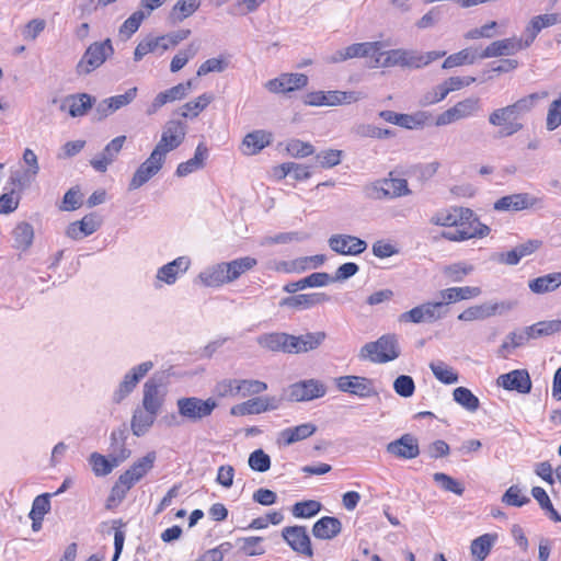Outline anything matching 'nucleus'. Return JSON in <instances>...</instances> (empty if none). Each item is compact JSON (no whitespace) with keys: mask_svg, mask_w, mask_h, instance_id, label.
<instances>
[{"mask_svg":"<svg viewBox=\"0 0 561 561\" xmlns=\"http://www.w3.org/2000/svg\"><path fill=\"white\" fill-rule=\"evenodd\" d=\"M208 156V148L205 144L197 145L194 157L178 165L175 174L180 178L186 176L194 171L201 170L205 165V160Z\"/></svg>","mask_w":561,"mask_h":561,"instance_id":"nucleus-30","label":"nucleus"},{"mask_svg":"<svg viewBox=\"0 0 561 561\" xmlns=\"http://www.w3.org/2000/svg\"><path fill=\"white\" fill-rule=\"evenodd\" d=\"M198 53V45L191 43L185 49H181L171 60V72L180 71Z\"/></svg>","mask_w":561,"mask_h":561,"instance_id":"nucleus-55","label":"nucleus"},{"mask_svg":"<svg viewBox=\"0 0 561 561\" xmlns=\"http://www.w3.org/2000/svg\"><path fill=\"white\" fill-rule=\"evenodd\" d=\"M286 151L294 158H306L314 153V147L300 139H290L286 144Z\"/></svg>","mask_w":561,"mask_h":561,"instance_id":"nucleus-61","label":"nucleus"},{"mask_svg":"<svg viewBox=\"0 0 561 561\" xmlns=\"http://www.w3.org/2000/svg\"><path fill=\"white\" fill-rule=\"evenodd\" d=\"M331 283V275L325 272H316L297 282L287 283L283 290L295 294L308 287H323Z\"/></svg>","mask_w":561,"mask_h":561,"instance_id":"nucleus-26","label":"nucleus"},{"mask_svg":"<svg viewBox=\"0 0 561 561\" xmlns=\"http://www.w3.org/2000/svg\"><path fill=\"white\" fill-rule=\"evenodd\" d=\"M400 356V347L396 334H383L375 342L366 343L359 352L362 359L373 363H388Z\"/></svg>","mask_w":561,"mask_h":561,"instance_id":"nucleus-1","label":"nucleus"},{"mask_svg":"<svg viewBox=\"0 0 561 561\" xmlns=\"http://www.w3.org/2000/svg\"><path fill=\"white\" fill-rule=\"evenodd\" d=\"M453 396L454 400L468 411L474 412L479 409V399L468 388L458 387L454 390Z\"/></svg>","mask_w":561,"mask_h":561,"instance_id":"nucleus-51","label":"nucleus"},{"mask_svg":"<svg viewBox=\"0 0 561 561\" xmlns=\"http://www.w3.org/2000/svg\"><path fill=\"white\" fill-rule=\"evenodd\" d=\"M308 77L304 73H283L278 78L268 80L265 88L272 93H286L306 87Z\"/></svg>","mask_w":561,"mask_h":561,"instance_id":"nucleus-17","label":"nucleus"},{"mask_svg":"<svg viewBox=\"0 0 561 561\" xmlns=\"http://www.w3.org/2000/svg\"><path fill=\"white\" fill-rule=\"evenodd\" d=\"M481 294L480 287H450L447 289H443L438 293L440 299L446 302V306L451 302H457L460 300H467L470 298L478 297Z\"/></svg>","mask_w":561,"mask_h":561,"instance_id":"nucleus-32","label":"nucleus"},{"mask_svg":"<svg viewBox=\"0 0 561 561\" xmlns=\"http://www.w3.org/2000/svg\"><path fill=\"white\" fill-rule=\"evenodd\" d=\"M263 412V405L261 401V397H255L249 399L242 403L236 404L230 409L231 415H251V414H261Z\"/></svg>","mask_w":561,"mask_h":561,"instance_id":"nucleus-52","label":"nucleus"},{"mask_svg":"<svg viewBox=\"0 0 561 561\" xmlns=\"http://www.w3.org/2000/svg\"><path fill=\"white\" fill-rule=\"evenodd\" d=\"M198 278L203 285L207 287H219L231 283L229 273L227 272L226 262L215 264L201 272Z\"/></svg>","mask_w":561,"mask_h":561,"instance_id":"nucleus-27","label":"nucleus"},{"mask_svg":"<svg viewBox=\"0 0 561 561\" xmlns=\"http://www.w3.org/2000/svg\"><path fill=\"white\" fill-rule=\"evenodd\" d=\"M182 90L183 89L179 88L176 84L165 91L158 93L157 96L151 102V104L148 106L147 114L152 115L157 113L158 110L167 103L184 99Z\"/></svg>","mask_w":561,"mask_h":561,"instance_id":"nucleus-40","label":"nucleus"},{"mask_svg":"<svg viewBox=\"0 0 561 561\" xmlns=\"http://www.w3.org/2000/svg\"><path fill=\"white\" fill-rule=\"evenodd\" d=\"M322 505L320 502L314 500H307L302 502H297L293 506V515L297 518H310L314 515H317Z\"/></svg>","mask_w":561,"mask_h":561,"instance_id":"nucleus-57","label":"nucleus"},{"mask_svg":"<svg viewBox=\"0 0 561 561\" xmlns=\"http://www.w3.org/2000/svg\"><path fill=\"white\" fill-rule=\"evenodd\" d=\"M282 537L295 552L309 558L313 556L310 537L305 526H287L283 528Z\"/></svg>","mask_w":561,"mask_h":561,"instance_id":"nucleus-11","label":"nucleus"},{"mask_svg":"<svg viewBox=\"0 0 561 561\" xmlns=\"http://www.w3.org/2000/svg\"><path fill=\"white\" fill-rule=\"evenodd\" d=\"M336 388L359 398H370L377 394L374 381L363 376H341L334 379Z\"/></svg>","mask_w":561,"mask_h":561,"instance_id":"nucleus-7","label":"nucleus"},{"mask_svg":"<svg viewBox=\"0 0 561 561\" xmlns=\"http://www.w3.org/2000/svg\"><path fill=\"white\" fill-rule=\"evenodd\" d=\"M479 58L476 54L471 51V49L466 48L456 54L448 56L444 62V69H450L454 67L462 66V65H472L476 59Z\"/></svg>","mask_w":561,"mask_h":561,"instance_id":"nucleus-54","label":"nucleus"},{"mask_svg":"<svg viewBox=\"0 0 561 561\" xmlns=\"http://www.w3.org/2000/svg\"><path fill=\"white\" fill-rule=\"evenodd\" d=\"M497 539L496 534H484L474 540H472L470 546V551L472 556L476 558V561H484L489 556L493 545Z\"/></svg>","mask_w":561,"mask_h":561,"instance_id":"nucleus-35","label":"nucleus"},{"mask_svg":"<svg viewBox=\"0 0 561 561\" xmlns=\"http://www.w3.org/2000/svg\"><path fill=\"white\" fill-rule=\"evenodd\" d=\"M405 56H408V50L404 49H391L386 53H381L379 50L375 58V61L377 64H380L382 67H404Z\"/></svg>","mask_w":561,"mask_h":561,"instance_id":"nucleus-47","label":"nucleus"},{"mask_svg":"<svg viewBox=\"0 0 561 561\" xmlns=\"http://www.w3.org/2000/svg\"><path fill=\"white\" fill-rule=\"evenodd\" d=\"M531 495L538 502L541 510H543L549 518L553 522H561V515L554 510L547 492L540 486H534L531 489Z\"/></svg>","mask_w":561,"mask_h":561,"instance_id":"nucleus-48","label":"nucleus"},{"mask_svg":"<svg viewBox=\"0 0 561 561\" xmlns=\"http://www.w3.org/2000/svg\"><path fill=\"white\" fill-rule=\"evenodd\" d=\"M381 45L379 42H365V43H356L347 46L346 56L348 59L357 58V57H371L376 58L378 51L380 50Z\"/></svg>","mask_w":561,"mask_h":561,"instance_id":"nucleus-44","label":"nucleus"},{"mask_svg":"<svg viewBox=\"0 0 561 561\" xmlns=\"http://www.w3.org/2000/svg\"><path fill=\"white\" fill-rule=\"evenodd\" d=\"M327 386L319 379H305L289 385L286 400L289 402H307L327 394Z\"/></svg>","mask_w":561,"mask_h":561,"instance_id":"nucleus-5","label":"nucleus"},{"mask_svg":"<svg viewBox=\"0 0 561 561\" xmlns=\"http://www.w3.org/2000/svg\"><path fill=\"white\" fill-rule=\"evenodd\" d=\"M328 244L330 249L340 255H359L367 249L366 241L351 234H332Z\"/></svg>","mask_w":561,"mask_h":561,"instance_id":"nucleus-12","label":"nucleus"},{"mask_svg":"<svg viewBox=\"0 0 561 561\" xmlns=\"http://www.w3.org/2000/svg\"><path fill=\"white\" fill-rule=\"evenodd\" d=\"M158 413L136 410L131 419V431L136 436L145 435L152 426Z\"/></svg>","mask_w":561,"mask_h":561,"instance_id":"nucleus-42","label":"nucleus"},{"mask_svg":"<svg viewBox=\"0 0 561 561\" xmlns=\"http://www.w3.org/2000/svg\"><path fill=\"white\" fill-rule=\"evenodd\" d=\"M513 301L493 302L486 301L481 305L468 307L458 314V320L471 322L477 320H485L496 314H503L515 307Z\"/></svg>","mask_w":561,"mask_h":561,"instance_id":"nucleus-6","label":"nucleus"},{"mask_svg":"<svg viewBox=\"0 0 561 561\" xmlns=\"http://www.w3.org/2000/svg\"><path fill=\"white\" fill-rule=\"evenodd\" d=\"M164 160L165 159L160 157L157 151H152L135 171L129 182L128 190L134 191L146 184L162 169Z\"/></svg>","mask_w":561,"mask_h":561,"instance_id":"nucleus-9","label":"nucleus"},{"mask_svg":"<svg viewBox=\"0 0 561 561\" xmlns=\"http://www.w3.org/2000/svg\"><path fill=\"white\" fill-rule=\"evenodd\" d=\"M89 461L92 466L93 472L98 477H104L110 474L112 470L116 467L111 457L110 459H107L99 453H92L90 455Z\"/></svg>","mask_w":561,"mask_h":561,"instance_id":"nucleus-56","label":"nucleus"},{"mask_svg":"<svg viewBox=\"0 0 561 561\" xmlns=\"http://www.w3.org/2000/svg\"><path fill=\"white\" fill-rule=\"evenodd\" d=\"M287 341V333L273 332L264 333L256 337V343L271 352H283Z\"/></svg>","mask_w":561,"mask_h":561,"instance_id":"nucleus-41","label":"nucleus"},{"mask_svg":"<svg viewBox=\"0 0 561 561\" xmlns=\"http://www.w3.org/2000/svg\"><path fill=\"white\" fill-rule=\"evenodd\" d=\"M547 91L541 92H535L531 94H528L524 98H520L515 103L510 104L513 114L516 115V117L519 119L525 114L531 112V110L535 107L536 103L542 99H546L548 96Z\"/></svg>","mask_w":561,"mask_h":561,"instance_id":"nucleus-34","label":"nucleus"},{"mask_svg":"<svg viewBox=\"0 0 561 561\" xmlns=\"http://www.w3.org/2000/svg\"><path fill=\"white\" fill-rule=\"evenodd\" d=\"M386 451L399 459H414L420 455L419 440L412 434L407 433L387 444Z\"/></svg>","mask_w":561,"mask_h":561,"instance_id":"nucleus-16","label":"nucleus"},{"mask_svg":"<svg viewBox=\"0 0 561 561\" xmlns=\"http://www.w3.org/2000/svg\"><path fill=\"white\" fill-rule=\"evenodd\" d=\"M113 54L114 48L111 39L107 38L103 42H94L87 48L77 64L76 72L79 76L89 75L101 67Z\"/></svg>","mask_w":561,"mask_h":561,"instance_id":"nucleus-2","label":"nucleus"},{"mask_svg":"<svg viewBox=\"0 0 561 561\" xmlns=\"http://www.w3.org/2000/svg\"><path fill=\"white\" fill-rule=\"evenodd\" d=\"M176 407L182 417L191 422H198L213 413L217 408V402L213 398L203 400L197 397H185L176 401Z\"/></svg>","mask_w":561,"mask_h":561,"instance_id":"nucleus-4","label":"nucleus"},{"mask_svg":"<svg viewBox=\"0 0 561 561\" xmlns=\"http://www.w3.org/2000/svg\"><path fill=\"white\" fill-rule=\"evenodd\" d=\"M187 131L186 123L179 119H170L162 127L161 138L152 151H157L165 159L167 154L179 148Z\"/></svg>","mask_w":561,"mask_h":561,"instance_id":"nucleus-3","label":"nucleus"},{"mask_svg":"<svg viewBox=\"0 0 561 561\" xmlns=\"http://www.w3.org/2000/svg\"><path fill=\"white\" fill-rule=\"evenodd\" d=\"M249 467L257 472H266L271 468V458L262 449L252 451L248 459Z\"/></svg>","mask_w":561,"mask_h":561,"instance_id":"nucleus-63","label":"nucleus"},{"mask_svg":"<svg viewBox=\"0 0 561 561\" xmlns=\"http://www.w3.org/2000/svg\"><path fill=\"white\" fill-rule=\"evenodd\" d=\"M422 308L425 322H433L439 320L444 318L448 312L446 302H444L443 300L422 304Z\"/></svg>","mask_w":561,"mask_h":561,"instance_id":"nucleus-59","label":"nucleus"},{"mask_svg":"<svg viewBox=\"0 0 561 561\" xmlns=\"http://www.w3.org/2000/svg\"><path fill=\"white\" fill-rule=\"evenodd\" d=\"M191 265V260L187 256H179L172 262L161 266L157 272V279L168 285L176 282L180 273H185Z\"/></svg>","mask_w":561,"mask_h":561,"instance_id":"nucleus-24","label":"nucleus"},{"mask_svg":"<svg viewBox=\"0 0 561 561\" xmlns=\"http://www.w3.org/2000/svg\"><path fill=\"white\" fill-rule=\"evenodd\" d=\"M561 285V272L550 273L529 280L528 287L534 294L554 291Z\"/></svg>","mask_w":561,"mask_h":561,"instance_id":"nucleus-31","label":"nucleus"},{"mask_svg":"<svg viewBox=\"0 0 561 561\" xmlns=\"http://www.w3.org/2000/svg\"><path fill=\"white\" fill-rule=\"evenodd\" d=\"M530 339L533 337L528 335V327L520 332H511L500 346V356L506 357V353H510L513 348L524 345Z\"/></svg>","mask_w":561,"mask_h":561,"instance_id":"nucleus-45","label":"nucleus"},{"mask_svg":"<svg viewBox=\"0 0 561 561\" xmlns=\"http://www.w3.org/2000/svg\"><path fill=\"white\" fill-rule=\"evenodd\" d=\"M561 23V13H546L534 16L525 28V44L531 45L537 35L547 27Z\"/></svg>","mask_w":561,"mask_h":561,"instance_id":"nucleus-22","label":"nucleus"},{"mask_svg":"<svg viewBox=\"0 0 561 561\" xmlns=\"http://www.w3.org/2000/svg\"><path fill=\"white\" fill-rule=\"evenodd\" d=\"M330 300L324 293L299 294L287 296L279 301L280 307H288L296 310H306Z\"/></svg>","mask_w":561,"mask_h":561,"instance_id":"nucleus-21","label":"nucleus"},{"mask_svg":"<svg viewBox=\"0 0 561 561\" xmlns=\"http://www.w3.org/2000/svg\"><path fill=\"white\" fill-rule=\"evenodd\" d=\"M125 141L126 136H117L112 139L102 150V152L91 159L90 164L92 168L98 172L104 173L108 165L112 164L116 159Z\"/></svg>","mask_w":561,"mask_h":561,"instance_id":"nucleus-18","label":"nucleus"},{"mask_svg":"<svg viewBox=\"0 0 561 561\" xmlns=\"http://www.w3.org/2000/svg\"><path fill=\"white\" fill-rule=\"evenodd\" d=\"M267 389V383L253 379H238V391L241 397L256 396Z\"/></svg>","mask_w":561,"mask_h":561,"instance_id":"nucleus-60","label":"nucleus"},{"mask_svg":"<svg viewBox=\"0 0 561 561\" xmlns=\"http://www.w3.org/2000/svg\"><path fill=\"white\" fill-rule=\"evenodd\" d=\"M561 125V95L551 102L547 118H546V128L549 131L557 129Z\"/></svg>","mask_w":561,"mask_h":561,"instance_id":"nucleus-64","label":"nucleus"},{"mask_svg":"<svg viewBox=\"0 0 561 561\" xmlns=\"http://www.w3.org/2000/svg\"><path fill=\"white\" fill-rule=\"evenodd\" d=\"M156 458V453L150 451L142 458L135 461L128 471L137 481H139L152 469Z\"/></svg>","mask_w":561,"mask_h":561,"instance_id":"nucleus-50","label":"nucleus"},{"mask_svg":"<svg viewBox=\"0 0 561 561\" xmlns=\"http://www.w3.org/2000/svg\"><path fill=\"white\" fill-rule=\"evenodd\" d=\"M392 172L389 173L388 179L378 181L373 186L374 197L381 198H397L411 194L408 182L404 179L392 178Z\"/></svg>","mask_w":561,"mask_h":561,"instance_id":"nucleus-14","label":"nucleus"},{"mask_svg":"<svg viewBox=\"0 0 561 561\" xmlns=\"http://www.w3.org/2000/svg\"><path fill=\"white\" fill-rule=\"evenodd\" d=\"M214 100V95L210 93H203L198 98H196L193 101L186 102L182 107L179 110V114L184 117H197L198 114L204 111Z\"/></svg>","mask_w":561,"mask_h":561,"instance_id":"nucleus-37","label":"nucleus"},{"mask_svg":"<svg viewBox=\"0 0 561 561\" xmlns=\"http://www.w3.org/2000/svg\"><path fill=\"white\" fill-rule=\"evenodd\" d=\"M201 0H178L170 13L172 22H182L184 19L193 15L199 8Z\"/></svg>","mask_w":561,"mask_h":561,"instance_id":"nucleus-43","label":"nucleus"},{"mask_svg":"<svg viewBox=\"0 0 561 561\" xmlns=\"http://www.w3.org/2000/svg\"><path fill=\"white\" fill-rule=\"evenodd\" d=\"M365 98L366 95L360 91H328L324 92V105L335 106L340 104H351Z\"/></svg>","mask_w":561,"mask_h":561,"instance_id":"nucleus-33","label":"nucleus"},{"mask_svg":"<svg viewBox=\"0 0 561 561\" xmlns=\"http://www.w3.org/2000/svg\"><path fill=\"white\" fill-rule=\"evenodd\" d=\"M343 151L339 149H327L318 152L314 160L318 167L322 169H331L341 163Z\"/></svg>","mask_w":561,"mask_h":561,"instance_id":"nucleus-53","label":"nucleus"},{"mask_svg":"<svg viewBox=\"0 0 561 561\" xmlns=\"http://www.w3.org/2000/svg\"><path fill=\"white\" fill-rule=\"evenodd\" d=\"M102 225V220L96 214L85 215L81 220L69 224L66 229V236L72 240H81L94 233Z\"/></svg>","mask_w":561,"mask_h":561,"instance_id":"nucleus-20","label":"nucleus"},{"mask_svg":"<svg viewBox=\"0 0 561 561\" xmlns=\"http://www.w3.org/2000/svg\"><path fill=\"white\" fill-rule=\"evenodd\" d=\"M342 530V523L336 517L324 516L317 520L312 527V534L318 539L330 540Z\"/></svg>","mask_w":561,"mask_h":561,"instance_id":"nucleus-28","label":"nucleus"},{"mask_svg":"<svg viewBox=\"0 0 561 561\" xmlns=\"http://www.w3.org/2000/svg\"><path fill=\"white\" fill-rule=\"evenodd\" d=\"M453 110L458 121L473 116L480 110V99L474 96L467 98L457 102Z\"/></svg>","mask_w":561,"mask_h":561,"instance_id":"nucleus-49","label":"nucleus"},{"mask_svg":"<svg viewBox=\"0 0 561 561\" xmlns=\"http://www.w3.org/2000/svg\"><path fill=\"white\" fill-rule=\"evenodd\" d=\"M161 386V379L158 381L156 377L150 378L144 386V399L142 405L147 412L158 413L161 405L162 399L159 394V388Z\"/></svg>","mask_w":561,"mask_h":561,"instance_id":"nucleus-29","label":"nucleus"},{"mask_svg":"<svg viewBox=\"0 0 561 561\" xmlns=\"http://www.w3.org/2000/svg\"><path fill=\"white\" fill-rule=\"evenodd\" d=\"M530 45L525 44V37L524 38H504L500 41L492 42L489 46H486L485 49H483L478 57L480 59H486L492 57H500V56H510L513 55L524 48L529 47Z\"/></svg>","mask_w":561,"mask_h":561,"instance_id":"nucleus-15","label":"nucleus"},{"mask_svg":"<svg viewBox=\"0 0 561 561\" xmlns=\"http://www.w3.org/2000/svg\"><path fill=\"white\" fill-rule=\"evenodd\" d=\"M497 385L506 390H515L519 393H529L531 390V380L528 371L525 369H515L501 375L497 378Z\"/></svg>","mask_w":561,"mask_h":561,"instance_id":"nucleus-19","label":"nucleus"},{"mask_svg":"<svg viewBox=\"0 0 561 561\" xmlns=\"http://www.w3.org/2000/svg\"><path fill=\"white\" fill-rule=\"evenodd\" d=\"M490 228L480 222L478 218H474L473 221L469 224V226H463V224H459L458 228L453 231H442L439 237H434V241H438L439 238L446 239L448 241L459 242L469 240L472 238H483L490 233Z\"/></svg>","mask_w":561,"mask_h":561,"instance_id":"nucleus-10","label":"nucleus"},{"mask_svg":"<svg viewBox=\"0 0 561 561\" xmlns=\"http://www.w3.org/2000/svg\"><path fill=\"white\" fill-rule=\"evenodd\" d=\"M561 332V319L539 321L528 327V335L537 339Z\"/></svg>","mask_w":561,"mask_h":561,"instance_id":"nucleus-46","label":"nucleus"},{"mask_svg":"<svg viewBox=\"0 0 561 561\" xmlns=\"http://www.w3.org/2000/svg\"><path fill=\"white\" fill-rule=\"evenodd\" d=\"M489 123L494 127H499V135L501 137H510L520 131L524 125L519 122L511 107L504 106L494 110L489 115Z\"/></svg>","mask_w":561,"mask_h":561,"instance_id":"nucleus-8","label":"nucleus"},{"mask_svg":"<svg viewBox=\"0 0 561 561\" xmlns=\"http://www.w3.org/2000/svg\"><path fill=\"white\" fill-rule=\"evenodd\" d=\"M317 426L312 423H304L295 427L285 428L280 436L286 445L306 439L314 434Z\"/></svg>","mask_w":561,"mask_h":561,"instance_id":"nucleus-36","label":"nucleus"},{"mask_svg":"<svg viewBox=\"0 0 561 561\" xmlns=\"http://www.w3.org/2000/svg\"><path fill=\"white\" fill-rule=\"evenodd\" d=\"M95 102V98L88 93H79L67 96L60 110L64 111L68 106V112L72 117H80L88 113L92 108Z\"/></svg>","mask_w":561,"mask_h":561,"instance_id":"nucleus-25","label":"nucleus"},{"mask_svg":"<svg viewBox=\"0 0 561 561\" xmlns=\"http://www.w3.org/2000/svg\"><path fill=\"white\" fill-rule=\"evenodd\" d=\"M541 199L529 193H515L499 198L493 208L497 211H520L536 207Z\"/></svg>","mask_w":561,"mask_h":561,"instance_id":"nucleus-13","label":"nucleus"},{"mask_svg":"<svg viewBox=\"0 0 561 561\" xmlns=\"http://www.w3.org/2000/svg\"><path fill=\"white\" fill-rule=\"evenodd\" d=\"M325 337L327 334L323 331L308 332L306 334L299 335L300 350H302V353L313 351L323 343Z\"/></svg>","mask_w":561,"mask_h":561,"instance_id":"nucleus-62","label":"nucleus"},{"mask_svg":"<svg viewBox=\"0 0 561 561\" xmlns=\"http://www.w3.org/2000/svg\"><path fill=\"white\" fill-rule=\"evenodd\" d=\"M256 264V259L252 256H242L230 262H226L227 272L229 273L231 283L254 268Z\"/></svg>","mask_w":561,"mask_h":561,"instance_id":"nucleus-39","label":"nucleus"},{"mask_svg":"<svg viewBox=\"0 0 561 561\" xmlns=\"http://www.w3.org/2000/svg\"><path fill=\"white\" fill-rule=\"evenodd\" d=\"M430 368L433 375L443 383L451 385L458 381V374L444 362L431 363Z\"/></svg>","mask_w":561,"mask_h":561,"instance_id":"nucleus-58","label":"nucleus"},{"mask_svg":"<svg viewBox=\"0 0 561 561\" xmlns=\"http://www.w3.org/2000/svg\"><path fill=\"white\" fill-rule=\"evenodd\" d=\"M12 236L14 239L13 247L18 250L25 251L33 243L34 230L32 225L22 221L15 226V228L12 231Z\"/></svg>","mask_w":561,"mask_h":561,"instance_id":"nucleus-38","label":"nucleus"},{"mask_svg":"<svg viewBox=\"0 0 561 561\" xmlns=\"http://www.w3.org/2000/svg\"><path fill=\"white\" fill-rule=\"evenodd\" d=\"M273 135L270 131L257 129L247 134L241 144V151L247 156L259 153L265 147L270 146Z\"/></svg>","mask_w":561,"mask_h":561,"instance_id":"nucleus-23","label":"nucleus"}]
</instances>
